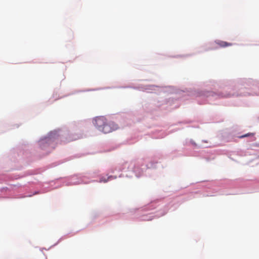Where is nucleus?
Returning a JSON list of instances; mask_svg holds the SVG:
<instances>
[{
  "instance_id": "f257e3e1",
  "label": "nucleus",
  "mask_w": 259,
  "mask_h": 259,
  "mask_svg": "<svg viewBox=\"0 0 259 259\" xmlns=\"http://www.w3.org/2000/svg\"><path fill=\"white\" fill-rule=\"evenodd\" d=\"M94 125L101 132L107 134L116 128V126L113 123L108 122L104 116H98L94 118Z\"/></svg>"
},
{
  "instance_id": "f03ea898",
  "label": "nucleus",
  "mask_w": 259,
  "mask_h": 259,
  "mask_svg": "<svg viewBox=\"0 0 259 259\" xmlns=\"http://www.w3.org/2000/svg\"><path fill=\"white\" fill-rule=\"evenodd\" d=\"M214 44L217 45L219 47L225 48L232 46L231 43L227 42L226 41L222 40H217L214 42Z\"/></svg>"
},
{
  "instance_id": "7ed1b4c3",
  "label": "nucleus",
  "mask_w": 259,
  "mask_h": 259,
  "mask_svg": "<svg viewBox=\"0 0 259 259\" xmlns=\"http://www.w3.org/2000/svg\"><path fill=\"white\" fill-rule=\"evenodd\" d=\"M253 135H254V134H252V133H248L247 134H245V135H244L240 136L239 138H243L247 137H248V136H253Z\"/></svg>"
},
{
  "instance_id": "20e7f679",
  "label": "nucleus",
  "mask_w": 259,
  "mask_h": 259,
  "mask_svg": "<svg viewBox=\"0 0 259 259\" xmlns=\"http://www.w3.org/2000/svg\"><path fill=\"white\" fill-rule=\"evenodd\" d=\"M38 259H47V258L46 256H45L44 254H42Z\"/></svg>"
},
{
  "instance_id": "39448f33",
  "label": "nucleus",
  "mask_w": 259,
  "mask_h": 259,
  "mask_svg": "<svg viewBox=\"0 0 259 259\" xmlns=\"http://www.w3.org/2000/svg\"><path fill=\"white\" fill-rule=\"evenodd\" d=\"M218 48L217 46H214L213 47H212L211 49H217Z\"/></svg>"
},
{
  "instance_id": "423d86ee",
  "label": "nucleus",
  "mask_w": 259,
  "mask_h": 259,
  "mask_svg": "<svg viewBox=\"0 0 259 259\" xmlns=\"http://www.w3.org/2000/svg\"><path fill=\"white\" fill-rule=\"evenodd\" d=\"M101 182H107V181L105 180H101Z\"/></svg>"
}]
</instances>
